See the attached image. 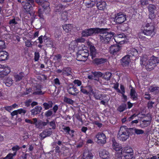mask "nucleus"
<instances>
[{"mask_svg":"<svg viewBox=\"0 0 159 159\" xmlns=\"http://www.w3.org/2000/svg\"><path fill=\"white\" fill-rule=\"evenodd\" d=\"M98 33H100V38L101 41L104 43H107L111 40L115 33L110 31L107 28H100Z\"/></svg>","mask_w":159,"mask_h":159,"instance_id":"f257e3e1","label":"nucleus"},{"mask_svg":"<svg viewBox=\"0 0 159 159\" xmlns=\"http://www.w3.org/2000/svg\"><path fill=\"white\" fill-rule=\"evenodd\" d=\"M82 47L78 48L76 59L78 61H85L87 59L89 53L88 50L82 48L85 47L84 45H82Z\"/></svg>","mask_w":159,"mask_h":159,"instance_id":"f03ea898","label":"nucleus"},{"mask_svg":"<svg viewBox=\"0 0 159 159\" xmlns=\"http://www.w3.org/2000/svg\"><path fill=\"white\" fill-rule=\"evenodd\" d=\"M99 28H90L83 30L82 32L83 37H86L93 35L94 34H98Z\"/></svg>","mask_w":159,"mask_h":159,"instance_id":"7ed1b4c3","label":"nucleus"},{"mask_svg":"<svg viewBox=\"0 0 159 159\" xmlns=\"http://www.w3.org/2000/svg\"><path fill=\"white\" fill-rule=\"evenodd\" d=\"M159 62V59L158 57L154 56H152L148 61L147 68L150 70H152L157 64Z\"/></svg>","mask_w":159,"mask_h":159,"instance_id":"20e7f679","label":"nucleus"},{"mask_svg":"<svg viewBox=\"0 0 159 159\" xmlns=\"http://www.w3.org/2000/svg\"><path fill=\"white\" fill-rule=\"evenodd\" d=\"M126 15L122 12H120L115 14L114 21L118 24L124 22L126 19Z\"/></svg>","mask_w":159,"mask_h":159,"instance_id":"39448f33","label":"nucleus"},{"mask_svg":"<svg viewBox=\"0 0 159 159\" xmlns=\"http://www.w3.org/2000/svg\"><path fill=\"white\" fill-rule=\"evenodd\" d=\"M71 68L70 67H63L62 70L57 69L56 72L57 74H61L64 76H69L71 75Z\"/></svg>","mask_w":159,"mask_h":159,"instance_id":"423d86ee","label":"nucleus"},{"mask_svg":"<svg viewBox=\"0 0 159 159\" xmlns=\"http://www.w3.org/2000/svg\"><path fill=\"white\" fill-rule=\"evenodd\" d=\"M26 2H22V3L24 9L28 12H30L32 9V5L34 3V0H26Z\"/></svg>","mask_w":159,"mask_h":159,"instance_id":"0eeeda50","label":"nucleus"},{"mask_svg":"<svg viewBox=\"0 0 159 159\" xmlns=\"http://www.w3.org/2000/svg\"><path fill=\"white\" fill-rule=\"evenodd\" d=\"M0 70V78H2L7 75L10 72V68L7 66L2 65Z\"/></svg>","mask_w":159,"mask_h":159,"instance_id":"6e6552de","label":"nucleus"},{"mask_svg":"<svg viewBox=\"0 0 159 159\" xmlns=\"http://www.w3.org/2000/svg\"><path fill=\"white\" fill-rule=\"evenodd\" d=\"M92 94L94 98L96 100H102L107 97V95L100 93V92L97 90H95Z\"/></svg>","mask_w":159,"mask_h":159,"instance_id":"1a4fd4ad","label":"nucleus"},{"mask_svg":"<svg viewBox=\"0 0 159 159\" xmlns=\"http://www.w3.org/2000/svg\"><path fill=\"white\" fill-rule=\"evenodd\" d=\"M112 148L116 151H118L119 153L122 154L123 149L121 145L116 142V140H112Z\"/></svg>","mask_w":159,"mask_h":159,"instance_id":"9d476101","label":"nucleus"},{"mask_svg":"<svg viewBox=\"0 0 159 159\" xmlns=\"http://www.w3.org/2000/svg\"><path fill=\"white\" fill-rule=\"evenodd\" d=\"M114 39L116 43H120L124 40L126 35L123 33L117 34L114 36Z\"/></svg>","mask_w":159,"mask_h":159,"instance_id":"9b49d317","label":"nucleus"},{"mask_svg":"<svg viewBox=\"0 0 159 159\" xmlns=\"http://www.w3.org/2000/svg\"><path fill=\"white\" fill-rule=\"evenodd\" d=\"M125 128L124 126H121L120 128V130L119 131V134H120V137L122 139H127L129 138V134L128 132L126 131H122L124 129H125Z\"/></svg>","mask_w":159,"mask_h":159,"instance_id":"f8f14e48","label":"nucleus"},{"mask_svg":"<svg viewBox=\"0 0 159 159\" xmlns=\"http://www.w3.org/2000/svg\"><path fill=\"white\" fill-rule=\"evenodd\" d=\"M67 91L69 94L74 96L76 95L79 92L77 88L73 85L69 86Z\"/></svg>","mask_w":159,"mask_h":159,"instance_id":"ddd939ff","label":"nucleus"},{"mask_svg":"<svg viewBox=\"0 0 159 159\" xmlns=\"http://www.w3.org/2000/svg\"><path fill=\"white\" fill-rule=\"evenodd\" d=\"M96 6L98 9L100 10H104L106 6V2L102 0H96Z\"/></svg>","mask_w":159,"mask_h":159,"instance_id":"4468645a","label":"nucleus"},{"mask_svg":"<svg viewBox=\"0 0 159 159\" xmlns=\"http://www.w3.org/2000/svg\"><path fill=\"white\" fill-rule=\"evenodd\" d=\"M121 49V47L118 44L111 45L110 48V52L111 54L114 55L116 54Z\"/></svg>","mask_w":159,"mask_h":159,"instance_id":"2eb2a0df","label":"nucleus"},{"mask_svg":"<svg viewBox=\"0 0 159 159\" xmlns=\"http://www.w3.org/2000/svg\"><path fill=\"white\" fill-rule=\"evenodd\" d=\"M100 157L102 159H108L109 158V153L105 149H102L99 152Z\"/></svg>","mask_w":159,"mask_h":159,"instance_id":"dca6fc26","label":"nucleus"},{"mask_svg":"<svg viewBox=\"0 0 159 159\" xmlns=\"http://www.w3.org/2000/svg\"><path fill=\"white\" fill-rule=\"evenodd\" d=\"M121 64L123 66H127L129 64L130 61V58L129 55H127L125 56L121 59Z\"/></svg>","mask_w":159,"mask_h":159,"instance_id":"f3484780","label":"nucleus"},{"mask_svg":"<svg viewBox=\"0 0 159 159\" xmlns=\"http://www.w3.org/2000/svg\"><path fill=\"white\" fill-rule=\"evenodd\" d=\"M141 34H143L147 36H152L155 34V30H148L147 28L142 29Z\"/></svg>","mask_w":159,"mask_h":159,"instance_id":"a211bd4d","label":"nucleus"},{"mask_svg":"<svg viewBox=\"0 0 159 159\" xmlns=\"http://www.w3.org/2000/svg\"><path fill=\"white\" fill-rule=\"evenodd\" d=\"M43 42L45 45L48 47H52L53 46V41L49 38L46 36H43Z\"/></svg>","mask_w":159,"mask_h":159,"instance_id":"6ab92c4d","label":"nucleus"},{"mask_svg":"<svg viewBox=\"0 0 159 159\" xmlns=\"http://www.w3.org/2000/svg\"><path fill=\"white\" fill-rule=\"evenodd\" d=\"M131 88L130 93V98L133 101L137 100L138 99V94L135 89L132 87Z\"/></svg>","mask_w":159,"mask_h":159,"instance_id":"aec40b11","label":"nucleus"},{"mask_svg":"<svg viewBox=\"0 0 159 159\" xmlns=\"http://www.w3.org/2000/svg\"><path fill=\"white\" fill-rule=\"evenodd\" d=\"M9 54L7 52L3 50L0 51V61H3L8 59Z\"/></svg>","mask_w":159,"mask_h":159,"instance_id":"412c9836","label":"nucleus"},{"mask_svg":"<svg viewBox=\"0 0 159 159\" xmlns=\"http://www.w3.org/2000/svg\"><path fill=\"white\" fill-rule=\"evenodd\" d=\"M92 153L87 151L84 152L82 157V159H92L93 157Z\"/></svg>","mask_w":159,"mask_h":159,"instance_id":"4be33fe9","label":"nucleus"},{"mask_svg":"<svg viewBox=\"0 0 159 159\" xmlns=\"http://www.w3.org/2000/svg\"><path fill=\"white\" fill-rule=\"evenodd\" d=\"M42 107L41 106H37L31 110V114L35 115L39 114L41 111Z\"/></svg>","mask_w":159,"mask_h":159,"instance_id":"5701e85b","label":"nucleus"},{"mask_svg":"<svg viewBox=\"0 0 159 159\" xmlns=\"http://www.w3.org/2000/svg\"><path fill=\"white\" fill-rule=\"evenodd\" d=\"M44 93V92H42L41 90V86L38 85L35 87V89H34V92H33V94L34 95H43Z\"/></svg>","mask_w":159,"mask_h":159,"instance_id":"b1692460","label":"nucleus"},{"mask_svg":"<svg viewBox=\"0 0 159 159\" xmlns=\"http://www.w3.org/2000/svg\"><path fill=\"white\" fill-rule=\"evenodd\" d=\"M53 102L51 101H48L47 102H44L43 104V107L46 110H48L52 107Z\"/></svg>","mask_w":159,"mask_h":159,"instance_id":"393cba45","label":"nucleus"},{"mask_svg":"<svg viewBox=\"0 0 159 159\" xmlns=\"http://www.w3.org/2000/svg\"><path fill=\"white\" fill-rule=\"evenodd\" d=\"M24 74L23 72H21L18 74L17 73H15L14 77L16 81L17 82L21 80L24 77Z\"/></svg>","mask_w":159,"mask_h":159,"instance_id":"a878e982","label":"nucleus"},{"mask_svg":"<svg viewBox=\"0 0 159 159\" xmlns=\"http://www.w3.org/2000/svg\"><path fill=\"white\" fill-rule=\"evenodd\" d=\"M90 55L92 57V58L93 59V58L95 57L97 53L96 50L94 46L91 45L90 46Z\"/></svg>","mask_w":159,"mask_h":159,"instance_id":"bb28decb","label":"nucleus"},{"mask_svg":"<svg viewBox=\"0 0 159 159\" xmlns=\"http://www.w3.org/2000/svg\"><path fill=\"white\" fill-rule=\"evenodd\" d=\"M107 61V59L103 58H95L93 60V62L97 65L104 63L106 62Z\"/></svg>","mask_w":159,"mask_h":159,"instance_id":"cd10ccee","label":"nucleus"},{"mask_svg":"<svg viewBox=\"0 0 159 159\" xmlns=\"http://www.w3.org/2000/svg\"><path fill=\"white\" fill-rule=\"evenodd\" d=\"M32 120L34 121V124L35 125L36 127L39 129H42L41 120H38L36 118H33Z\"/></svg>","mask_w":159,"mask_h":159,"instance_id":"c85d7f7f","label":"nucleus"},{"mask_svg":"<svg viewBox=\"0 0 159 159\" xmlns=\"http://www.w3.org/2000/svg\"><path fill=\"white\" fill-rule=\"evenodd\" d=\"M148 58L146 56L141 57L140 58V64L141 65L146 66V67H147V62Z\"/></svg>","mask_w":159,"mask_h":159,"instance_id":"c756f323","label":"nucleus"},{"mask_svg":"<svg viewBox=\"0 0 159 159\" xmlns=\"http://www.w3.org/2000/svg\"><path fill=\"white\" fill-rule=\"evenodd\" d=\"M52 132L51 131H49L48 129H45L40 134V136L43 139L45 138L47 136H49L51 134Z\"/></svg>","mask_w":159,"mask_h":159,"instance_id":"7c9ffc66","label":"nucleus"},{"mask_svg":"<svg viewBox=\"0 0 159 159\" xmlns=\"http://www.w3.org/2000/svg\"><path fill=\"white\" fill-rule=\"evenodd\" d=\"M143 29L147 28L148 30H155V28L154 26L153 25L152 23H145L143 25Z\"/></svg>","mask_w":159,"mask_h":159,"instance_id":"2f4dec72","label":"nucleus"},{"mask_svg":"<svg viewBox=\"0 0 159 159\" xmlns=\"http://www.w3.org/2000/svg\"><path fill=\"white\" fill-rule=\"evenodd\" d=\"M92 74L93 76L94 79L97 81L98 80V78L102 77L103 75L102 73L100 72H93Z\"/></svg>","mask_w":159,"mask_h":159,"instance_id":"473e14b6","label":"nucleus"},{"mask_svg":"<svg viewBox=\"0 0 159 159\" xmlns=\"http://www.w3.org/2000/svg\"><path fill=\"white\" fill-rule=\"evenodd\" d=\"M54 11L55 12H59L61 11L63 8V6L60 3H57L54 6Z\"/></svg>","mask_w":159,"mask_h":159,"instance_id":"72a5a7b5","label":"nucleus"},{"mask_svg":"<svg viewBox=\"0 0 159 159\" xmlns=\"http://www.w3.org/2000/svg\"><path fill=\"white\" fill-rule=\"evenodd\" d=\"M134 154L132 148L130 147L124 148L123 154Z\"/></svg>","mask_w":159,"mask_h":159,"instance_id":"f704fd0d","label":"nucleus"},{"mask_svg":"<svg viewBox=\"0 0 159 159\" xmlns=\"http://www.w3.org/2000/svg\"><path fill=\"white\" fill-rule=\"evenodd\" d=\"M128 53L129 55V57L133 56H136L138 53V51L136 49L134 48H131L129 51Z\"/></svg>","mask_w":159,"mask_h":159,"instance_id":"c9c22d12","label":"nucleus"},{"mask_svg":"<svg viewBox=\"0 0 159 159\" xmlns=\"http://www.w3.org/2000/svg\"><path fill=\"white\" fill-rule=\"evenodd\" d=\"M149 90L150 92H155L158 93L159 92V87L155 85L151 86L149 88Z\"/></svg>","mask_w":159,"mask_h":159,"instance_id":"e433bc0d","label":"nucleus"},{"mask_svg":"<svg viewBox=\"0 0 159 159\" xmlns=\"http://www.w3.org/2000/svg\"><path fill=\"white\" fill-rule=\"evenodd\" d=\"M111 76V73L109 72H106L102 76L103 78L107 81L110 80Z\"/></svg>","mask_w":159,"mask_h":159,"instance_id":"4c0bfd02","label":"nucleus"},{"mask_svg":"<svg viewBox=\"0 0 159 159\" xmlns=\"http://www.w3.org/2000/svg\"><path fill=\"white\" fill-rule=\"evenodd\" d=\"M63 28L66 32L68 33L72 30V27L70 24L65 25H63Z\"/></svg>","mask_w":159,"mask_h":159,"instance_id":"58836bf2","label":"nucleus"},{"mask_svg":"<svg viewBox=\"0 0 159 159\" xmlns=\"http://www.w3.org/2000/svg\"><path fill=\"white\" fill-rule=\"evenodd\" d=\"M148 8L149 11V13H155V11L156 10V6L152 4L148 6Z\"/></svg>","mask_w":159,"mask_h":159,"instance_id":"ea45409f","label":"nucleus"},{"mask_svg":"<svg viewBox=\"0 0 159 159\" xmlns=\"http://www.w3.org/2000/svg\"><path fill=\"white\" fill-rule=\"evenodd\" d=\"M96 138L97 139H105L106 138V136L103 133L99 132L96 135Z\"/></svg>","mask_w":159,"mask_h":159,"instance_id":"a19ab883","label":"nucleus"},{"mask_svg":"<svg viewBox=\"0 0 159 159\" xmlns=\"http://www.w3.org/2000/svg\"><path fill=\"white\" fill-rule=\"evenodd\" d=\"M13 81V80L11 78L8 77L6 80L5 82L6 85L7 86L10 87L12 85Z\"/></svg>","mask_w":159,"mask_h":159,"instance_id":"79ce46f5","label":"nucleus"},{"mask_svg":"<svg viewBox=\"0 0 159 159\" xmlns=\"http://www.w3.org/2000/svg\"><path fill=\"white\" fill-rule=\"evenodd\" d=\"M67 12L66 11L63 12L61 14V19L65 21L67 20Z\"/></svg>","mask_w":159,"mask_h":159,"instance_id":"37998d69","label":"nucleus"},{"mask_svg":"<svg viewBox=\"0 0 159 159\" xmlns=\"http://www.w3.org/2000/svg\"><path fill=\"white\" fill-rule=\"evenodd\" d=\"M126 108V105L125 104H122L120 106L117 110L120 112H121L124 111Z\"/></svg>","mask_w":159,"mask_h":159,"instance_id":"c03bdc74","label":"nucleus"},{"mask_svg":"<svg viewBox=\"0 0 159 159\" xmlns=\"http://www.w3.org/2000/svg\"><path fill=\"white\" fill-rule=\"evenodd\" d=\"M95 2L92 0L86 2V6L88 8L93 7L95 5Z\"/></svg>","mask_w":159,"mask_h":159,"instance_id":"a18cd8bd","label":"nucleus"},{"mask_svg":"<svg viewBox=\"0 0 159 159\" xmlns=\"http://www.w3.org/2000/svg\"><path fill=\"white\" fill-rule=\"evenodd\" d=\"M61 32L59 29H57L54 33L55 37L56 38H59L61 36Z\"/></svg>","mask_w":159,"mask_h":159,"instance_id":"49530a36","label":"nucleus"},{"mask_svg":"<svg viewBox=\"0 0 159 159\" xmlns=\"http://www.w3.org/2000/svg\"><path fill=\"white\" fill-rule=\"evenodd\" d=\"M41 6L44 9H46L49 7V2L47 1H43Z\"/></svg>","mask_w":159,"mask_h":159,"instance_id":"de8ad7c7","label":"nucleus"},{"mask_svg":"<svg viewBox=\"0 0 159 159\" xmlns=\"http://www.w3.org/2000/svg\"><path fill=\"white\" fill-rule=\"evenodd\" d=\"M64 101L65 102L70 104H72L74 103V101L72 100L67 97H65L64 98Z\"/></svg>","mask_w":159,"mask_h":159,"instance_id":"09e8293b","label":"nucleus"},{"mask_svg":"<svg viewBox=\"0 0 159 159\" xmlns=\"http://www.w3.org/2000/svg\"><path fill=\"white\" fill-rule=\"evenodd\" d=\"M125 159H132L134 157V154H123Z\"/></svg>","mask_w":159,"mask_h":159,"instance_id":"8fccbe9b","label":"nucleus"},{"mask_svg":"<svg viewBox=\"0 0 159 159\" xmlns=\"http://www.w3.org/2000/svg\"><path fill=\"white\" fill-rule=\"evenodd\" d=\"M134 133L137 134H142L144 133V131L143 130L136 128L134 129Z\"/></svg>","mask_w":159,"mask_h":159,"instance_id":"3c124183","label":"nucleus"},{"mask_svg":"<svg viewBox=\"0 0 159 159\" xmlns=\"http://www.w3.org/2000/svg\"><path fill=\"white\" fill-rule=\"evenodd\" d=\"M17 24V22L15 18L10 20L9 22V24L11 26Z\"/></svg>","mask_w":159,"mask_h":159,"instance_id":"603ef678","label":"nucleus"},{"mask_svg":"<svg viewBox=\"0 0 159 159\" xmlns=\"http://www.w3.org/2000/svg\"><path fill=\"white\" fill-rule=\"evenodd\" d=\"M44 11L41 9H39L38 11V16L41 18H43Z\"/></svg>","mask_w":159,"mask_h":159,"instance_id":"864d4df0","label":"nucleus"},{"mask_svg":"<svg viewBox=\"0 0 159 159\" xmlns=\"http://www.w3.org/2000/svg\"><path fill=\"white\" fill-rule=\"evenodd\" d=\"M52 114L53 112L52 111V110L50 109L45 113L44 115L46 117H49L52 115Z\"/></svg>","mask_w":159,"mask_h":159,"instance_id":"5fc2aeb1","label":"nucleus"},{"mask_svg":"<svg viewBox=\"0 0 159 159\" xmlns=\"http://www.w3.org/2000/svg\"><path fill=\"white\" fill-rule=\"evenodd\" d=\"M6 48L5 43L4 41L0 40V49H3Z\"/></svg>","mask_w":159,"mask_h":159,"instance_id":"6e6d98bb","label":"nucleus"},{"mask_svg":"<svg viewBox=\"0 0 159 159\" xmlns=\"http://www.w3.org/2000/svg\"><path fill=\"white\" fill-rule=\"evenodd\" d=\"M81 89H80V91L82 92L83 93L87 95H89V92H88V90H87L86 89H84L83 88V87L82 86H81Z\"/></svg>","mask_w":159,"mask_h":159,"instance_id":"4d7b16f0","label":"nucleus"},{"mask_svg":"<svg viewBox=\"0 0 159 159\" xmlns=\"http://www.w3.org/2000/svg\"><path fill=\"white\" fill-rule=\"evenodd\" d=\"M50 126L52 127V128L53 129H55L56 128V125L55 122L54 120H53L49 122L48 123Z\"/></svg>","mask_w":159,"mask_h":159,"instance_id":"13d9d810","label":"nucleus"},{"mask_svg":"<svg viewBox=\"0 0 159 159\" xmlns=\"http://www.w3.org/2000/svg\"><path fill=\"white\" fill-rule=\"evenodd\" d=\"M102 99L103 100H101V101L100 102V103L104 105H105L106 103L108 102L109 100V98H108L105 99L103 98V99Z\"/></svg>","mask_w":159,"mask_h":159,"instance_id":"bf43d9fd","label":"nucleus"},{"mask_svg":"<svg viewBox=\"0 0 159 159\" xmlns=\"http://www.w3.org/2000/svg\"><path fill=\"white\" fill-rule=\"evenodd\" d=\"M39 53L38 52H35L34 53V60L35 61H38L39 58Z\"/></svg>","mask_w":159,"mask_h":159,"instance_id":"052dcab7","label":"nucleus"},{"mask_svg":"<svg viewBox=\"0 0 159 159\" xmlns=\"http://www.w3.org/2000/svg\"><path fill=\"white\" fill-rule=\"evenodd\" d=\"M85 88L87 89V90H88V92H89V95L91 93H93V92L94 91L92 86L91 85H89L86 86L85 87Z\"/></svg>","mask_w":159,"mask_h":159,"instance_id":"680f3d73","label":"nucleus"},{"mask_svg":"<svg viewBox=\"0 0 159 159\" xmlns=\"http://www.w3.org/2000/svg\"><path fill=\"white\" fill-rule=\"evenodd\" d=\"M17 110V111L18 112V113L20 114H22L24 115L26 112V110L23 108H20Z\"/></svg>","mask_w":159,"mask_h":159,"instance_id":"e2e57ef3","label":"nucleus"},{"mask_svg":"<svg viewBox=\"0 0 159 159\" xmlns=\"http://www.w3.org/2000/svg\"><path fill=\"white\" fill-rule=\"evenodd\" d=\"M63 127L62 128V129L66 133H68L70 132V129L69 127L65 126L64 125H63Z\"/></svg>","mask_w":159,"mask_h":159,"instance_id":"0e129e2a","label":"nucleus"},{"mask_svg":"<svg viewBox=\"0 0 159 159\" xmlns=\"http://www.w3.org/2000/svg\"><path fill=\"white\" fill-rule=\"evenodd\" d=\"M75 84L77 85L78 86H80L82 84L81 81L78 80H75L73 81Z\"/></svg>","mask_w":159,"mask_h":159,"instance_id":"69168bd1","label":"nucleus"},{"mask_svg":"<svg viewBox=\"0 0 159 159\" xmlns=\"http://www.w3.org/2000/svg\"><path fill=\"white\" fill-rule=\"evenodd\" d=\"M77 44H78L77 43L76 41L75 40V41H72L71 43L69 45V46L70 47V46L72 47V46H73V48H75L76 47V46L77 45Z\"/></svg>","mask_w":159,"mask_h":159,"instance_id":"338daca9","label":"nucleus"},{"mask_svg":"<svg viewBox=\"0 0 159 159\" xmlns=\"http://www.w3.org/2000/svg\"><path fill=\"white\" fill-rule=\"evenodd\" d=\"M21 148V147H20L18 145L15 146L12 148V150L13 151L16 152L17 151H18Z\"/></svg>","mask_w":159,"mask_h":159,"instance_id":"774afa93","label":"nucleus"}]
</instances>
